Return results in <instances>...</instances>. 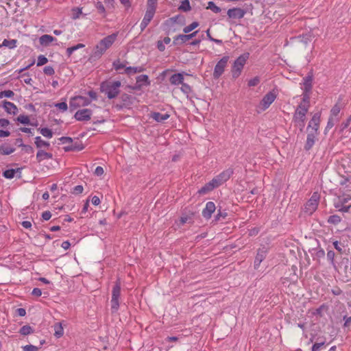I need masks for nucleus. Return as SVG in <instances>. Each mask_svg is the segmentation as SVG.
Instances as JSON below:
<instances>
[{"instance_id": "6", "label": "nucleus", "mask_w": 351, "mask_h": 351, "mask_svg": "<svg viewBox=\"0 0 351 351\" xmlns=\"http://www.w3.org/2000/svg\"><path fill=\"white\" fill-rule=\"evenodd\" d=\"M234 171L231 168H228L224 171H223L221 173H220L219 175L213 178V182L215 183V186L217 187H219L223 183H225L226 181H228L231 176L233 174Z\"/></svg>"}, {"instance_id": "41", "label": "nucleus", "mask_w": 351, "mask_h": 351, "mask_svg": "<svg viewBox=\"0 0 351 351\" xmlns=\"http://www.w3.org/2000/svg\"><path fill=\"white\" fill-rule=\"evenodd\" d=\"M16 121L22 124L32 125L29 118L27 115L20 114L17 118Z\"/></svg>"}, {"instance_id": "22", "label": "nucleus", "mask_w": 351, "mask_h": 351, "mask_svg": "<svg viewBox=\"0 0 351 351\" xmlns=\"http://www.w3.org/2000/svg\"><path fill=\"white\" fill-rule=\"evenodd\" d=\"M267 251L263 249H258L257 250L256 256L255 257L254 260V269H258L260 266L261 262L266 257Z\"/></svg>"}, {"instance_id": "5", "label": "nucleus", "mask_w": 351, "mask_h": 351, "mask_svg": "<svg viewBox=\"0 0 351 351\" xmlns=\"http://www.w3.org/2000/svg\"><path fill=\"white\" fill-rule=\"evenodd\" d=\"M228 56H224L221 60H219L214 68V71L213 73V76L214 79L219 78L221 75L223 73L225 68L227 66L228 62L229 60Z\"/></svg>"}, {"instance_id": "15", "label": "nucleus", "mask_w": 351, "mask_h": 351, "mask_svg": "<svg viewBox=\"0 0 351 351\" xmlns=\"http://www.w3.org/2000/svg\"><path fill=\"white\" fill-rule=\"evenodd\" d=\"M216 206L214 202H208L206 204L205 208L202 210V216L206 219H208L211 217L213 213L215 211Z\"/></svg>"}, {"instance_id": "63", "label": "nucleus", "mask_w": 351, "mask_h": 351, "mask_svg": "<svg viewBox=\"0 0 351 351\" xmlns=\"http://www.w3.org/2000/svg\"><path fill=\"white\" fill-rule=\"evenodd\" d=\"M51 217V213H50V211L47 210L43 212L42 214V218L45 221H48L49 219H50Z\"/></svg>"}, {"instance_id": "38", "label": "nucleus", "mask_w": 351, "mask_h": 351, "mask_svg": "<svg viewBox=\"0 0 351 351\" xmlns=\"http://www.w3.org/2000/svg\"><path fill=\"white\" fill-rule=\"evenodd\" d=\"M38 131L45 137L51 138L53 136V132L47 128H39Z\"/></svg>"}, {"instance_id": "1", "label": "nucleus", "mask_w": 351, "mask_h": 351, "mask_svg": "<svg viewBox=\"0 0 351 351\" xmlns=\"http://www.w3.org/2000/svg\"><path fill=\"white\" fill-rule=\"evenodd\" d=\"M121 83L120 81L106 80L100 84V91L109 99H112L119 95Z\"/></svg>"}, {"instance_id": "60", "label": "nucleus", "mask_w": 351, "mask_h": 351, "mask_svg": "<svg viewBox=\"0 0 351 351\" xmlns=\"http://www.w3.org/2000/svg\"><path fill=\"white\" fill-rule=\"evenodd\" d=\"M60 141L62 143V144H66V143H69L71 145V143H72V141H73V139L71 137H69V136H62V137H60L59 138Z\"/></svg>"}, {"instance_id": "26", "label": "nucleus", "mask_w": 351, "mask_h": 351, "mask_svg": "<svg viewBox=\"0 0 351 351\" xmlns=\"http://www.w3.org/2000/svg\"><path fill=\"white\" fill-rule=\"evenodd\" d=\"M53 158V154L49 152H47L43 149H39L36 154V160L38 162H40L45 159H51Z\"/></svg>"}, {"instance_id": "19", "label": "nucleus", "mask_w": 351, "mask_h": 351, "mask_svg": "<svg viewBox=\"0 0 351 351\" xmlns=\"http://www.w3.org/2000/svg\"><path fill=\"white\" fill-rule=\"evenodd\" d=\"M170 117V114L168 112L161 114L159 112H152L149 114V118L154 119L158 123H163L165 121Z\"/></svg>"}, {"instance_id": "8", "label": "nucleus", "mask_w": 351, "mask_h": 351, "mask_svg": "<svg viewBox=\"0 0 351 351\" xmlns=\"http://www.w3.org/2000/svg\"><path fill=\"white\" fill-rule=\"evenodd\" d=\"M308 110V105L300 104L293 116V121H306V115Z\"/></svg>"}, {"instance_id": "30", "label": "nucleus", "mask_w": 351, "mask_h": 351, "mask_svg": "<svg viewBox=\"0 0 351 351\" xmlns=\"http://www.w3.org/2000/svg\"><path fill=\"white\" fill-rule=\"evenodd\" d=\"M36 146L39 149H41L42 147H49L50 146V143L47 141H45L41 138L40 136H36L35 138V142H34Z\"/></svg>"}, {"instance_id": "36", "label": "nucleus", "mask_w": 351, "mask_h": 351, "mask_svg": "<svg viewBox=\"0 0 351 351\" xmlns=\"http://www.w3.org/2000/svg\"><path fill=\"white\" fill-rule=\"evenodd\" d=\"M34 332V329L29 325H25L19 330V333L21 335L26 336Z\"/></svg>"}, {"instance_id": "57", "label": "nucleus", "mask_w": 351, "mask_h": 351, "mask_svg": "<svg viewBox=\"0 0 351 351\" xmlns=\"http://www.w3.org/2000/svg\"><path fill=\"white\" fill-rule=\"evenodd\" d=\"M295 124V126L298 128L300 131L302 132L304 130V126H305V121H293Z\"/></svg>"}, {"instance_id": "43", "label": "nucleus", "mask_w": 351, "mask_h": 351, "mask_svg": "<svg viewBox=\"0 0 351 351\" xmlns=\"http://www.w3.org/2000/svg\"><path fill=\"white\" fill-rule=\"evenodd\" d=\"M110 303L112 313H116L119 308V300L111 299Z\"/></svg>"}, {"instance_id": "21", "label": "nucleus", "mask_w": 351, "mask_h": 351, "mask_svg": "<svg viewBox=\"0 0 351 351\" xmlns=\"http://www.w3.org/2000/svg\"><path fill=\"white\" fill-rule=\"evenodd\" d=\"M0 106H3L5 112L8 114H16L18 112L16 106L14 104L6 100L2 101V105L0 104Z\"/></svg>"}, {"instance_id": "11", "label": "nucleus", "mask_w": 351, "mask_h": 351, "mask_svg": "<svg viewBox=\"0 0 351 351\" xmlns=\"http://www.w3.org/2000/svg\"><path fill=\"white\" fill-rule=\"evenodd\" d=\"M93 111L88 108L77 110L74 114V118L80 121H88L91 118Z\"/></svg>"}, {"instance_id": "16", "label": "nucleus", "mask_w": 351, "mask_h": 351, "mask_svg": "<svg viewBox=\"0 0 351 351\" xmlns=\"http://www.w3.org/2000/svg\"><path fill=\"white\" fill-rule=\"evenodd\" d=\"M117 37V34L114 33L106 36L99 41V43L107 50L114 43Z\"/></svg>"}, {"instance_id": "35", "label": "nucleus", "mask_w": 351, "mask_h": 351, "mask_svg": "<svg viewBox=\"0 0 351 351\" xmlns=\"http://www.w3.org/2000/svg\"><path fill=\"white\" fill-rule=\"evenodd\" d=\"M21 169L17 168L16 169H10L3 171V176L8 179H12L14 177L16 172L20 171Z\"/></svg>"}, {"instance_id": "27", "label": "nucleus", "mask_w": 351, "mask_h": 351, "mask_svg": "<svg viewBox=\"0 0 351 351\" xmlns=\"http://www.w3.org/2000/svg\"><path fill=\"white\" fill-rule=\"evenodd\" d=\"M15 151V148L8 143H3L0 146V155H10Z\"/></svg>"}, {"instance_id": "31", "label": "nucleus", "mask_w": 351, "mask_h": 351, "mask_svg": "<svg viewBox=\"0 0 351 351\" xmlns=\"http://www.w3.org/2000/svg\"><path fill=\"white\" fill-rule=\"evenodd\" d=\"M54 328V336L56 338L61 337L64 334V329L60 322H57L53 326Z\"/></svg>"}, {"instance_id": "9", "label": "nucleus", "mask_w": 351, "mask_h": 351, "mask_svg": "<svg viewBox=\"0 0 351 351\" xmlns=\"http://www.w3.org/2000/svg\"><path fill=\"white\" fill-rule=\"evenodd\" d=\"M277 97V93L274 90L268 92L261 101L260 105L263 110L267 109L269 106L274 101Z\"/></svg>"}, {"instance_id": "10", "label": "nucleus", "mask_w": 351, "mask_h": 351, "mask_svg": "<svg viewBox=\"0 0 351 351\" xmlns=\"http://www.w3.org/2000/svg\"><path fill=\"white\" fill-rule=\"evenodd\" d=\"M319 199V195L317 193H314L312 195V196L305 205V210L306 213L312 214L313 212L316 210L318 206Z\"/></svg>"}, {"instance_id": "32", "label": "nucleus", "mask_w": 351, "mask_h": 351, "mask_svg": "<svg viewBox=\"0 0 351 351\" xmlns=\"http://www.w3.org/2000/svg\"><path fill=\"white\" fill-rule=\"evenodd\" d=\"M17 40L16 39H4L2 44L0 45L1 47H6L9 49H14L16 47Z\"/></svg>"}, {"instance_id": "39", "label": "nucleus", "mask_w": 351, "mask_h": 351, "mask_svg": "<svg viewBox=\"0 0 351 351\" xmlns=\"http://www.w3.org/2000/svg\"><path fill=\"white\" fill-rule=\"evenodd\" d=\"M179 10L184 12H188L191 10L189 0H183L181 5L178 8Z\"/></svg>"}, {"instance_id": "44", "label": "nucleus", "mask_w": 351, "mask_h": 351, "mask_svg": "<svg viewBox=\"0 0 351 351\" xmlns=\"http://www.w3.org/2000/svg\"><path fill=\"white\" fill-rule=\"evenodd\" d=\"M14 93L11 90H5L0 92V99L3 97L12 98Z\"/></svg>"}, {"instance_id": "59", "label": "nucleus", "mask_w": 351, "mask_h": 351, "mask_svg": "<svg viewBox=\"0 0 351 351\" xmlns=\"http://www.w3.org/2000/svg\"><path fill=\"white\" fill-rule=\"evenodd\" d=\"M340 110H341V108L337 104L335 105L330 110L331 115L332 116L338 115V114L340 112Z\"/></svg>"}, {"instance_id": "23", "label": "nucleus", "mask_w": 351, "mask_h": 351, "mask_svg": "<svg viewBox=\"0 0 351 351\" xmlns=\"http://www.w3.org/2000/svg\"><path fill=\"white\" fill-rule=\"evenodd\" d=\"M169 82L172 85H180L184 82V74L178 73L173 74L170 78Z\"/></svg>"}, {"instance_id": "62", "label": "nucleus", "mask_w": 351, "mask_h": 351, "mask_svg": "<svg viewBox=\"0 0 351 351\" xmlns=\"http://www.w3.org/2000/svg\"><path fill=\"white\" fill-rule=\"evenodd\" d=\"M38 350V347L31 344L27 345L23 347V351H37Z\"/></svg>"}, {"instance_id": "51", "label": "nucleus", "mask_w": 351, "mask_h": 351, "mask_svg": "<svg viewBox=\"0 0 351 351\" xmlns=\"http://www.w3.org/2000/svg\"><path fill=\"white\" fill-rule=\"evenodd\" d=\"M335 256V254L334 251H332V250L328 251L327 259L330 262V263L332 265H335V261H334Z\"/></svg>"}, {"instance_id": "52", "label": "nucleus", "mask_w": 351, "mask_h": 351, "mask_svg": "<svg viewBox=\"0 0 351 351\" xmlns=\"http://www.w3.org/2000/svg\"><path fill=\"white\" fill-rule=\"evenodd\" d=\"M227 213L226 212H222L220 209L217 210V214L215 216V220L219 221L221 217L225 219L227 217Z\"/></svg>"}, {"instance_id": "55", "label": "nucleus", "mask_w": 351, "mask_h": 351, "mask_svg": "<svg viewBox=\"0 0 351 351\" xmlns=\"http://www.w3.org/2000/svg\"><path fill=\"white\" fill-rule=\"evenodd\" d=\"M335 125V123H334V120H333V118L332 117H330L329 119H328V123H327V125L325 128V130H324V133L326 134L328 130H329L330 129H331Z\"/></svg>"}, {"instance_id": "37", "label": "nucleus", "mask_w": 351, "mask_h": 351, "mask_svg": "<svg viewBox=\"0 0 351 351\" xmlns=\"http://www.w3.org/2000/svg\"><path fill=\"white\" fill-rule=\"evenodd\" d=\"M199 23L197 21H193L190 25L183 28V32L184 34H189L199 26Z\"/></svg>"}, {"instance_id": "50", "label": "nucleus", "mask_w": 351, "mask_h": 351, "mask_svg": "<svg viewBox=\"0 0 351 351\" xmlns=\"http://www.w3.org/2000/svg\"><path fill=\"white\" fill-rule=\"evenodd\" d=\"M181 85V90L183 93L189 94L191 92V88L189 84L183 82V84H182Z\"/></svg>"}, {"instance_id": "28", "label": "nucleus", "mask_w": 351, "mask_h": 351, "mask_svg": "<svg viewBox=\"0 0 351 351\" xmlns=\"http://www.w3.org/2000/svg\"><path fill=\"white\" fill-rule=\"evenodd\" d=\"M56 40V38L53 37L51 35L44 34L41 36L39 38V42L41 45L48 46L51 42Z\"/></svg>"}, {"instance_id": "12", "label": "nucleus", "mask_w": 351, "mask_h": 351, "mask_svg": "<svg viewBox=\"0 0 351 351\" xmlns=\"http://www.w3.org/2000/svg\"><path fill=\"white\" fill-rule=\"evenodd\" d=\"M106 51V49L99 43L90 55L89 61L93 62L99 60Z\"/></svg>"}, {"instance_id": "45", "label": "nucleus", "mask_w": 351, "mask_h": 351, "mask_svg": "<svg viewBox=\"0 0 351 351\" xmlns=\"http://www.w3.org/2000/svg\"><path fill=\"white\" fill-rule=\"evenodd\" d=\"M311 92H307L306 90H303V98L301 104L304 105H308L309 106V101H310V95Z\"/></svg>"}, {"instance_id": "2", "label": "nucleus", "mask_w": 351, "mask_h": 351, "mask_svg": "<svg viewBox=\"0 0 351 351\" xmlns=\"http://www.w3.org/2000/svg\"><path fill=\"white\" fill-rule=\"evenodd\" d=\"M156 8V0H148L146 12L141 23V30L143 32L154 18Z\"/></svg>"}, {"instance_id": "64", "label": "nucleus", "mask_w": 351, "mask_h": 351, "mask_svg": "<svg viewBox=\"0 0 351 351\" xmlns=\"http://www.w3.org/2000/svg\"><path fill=\"white\" fill-rule=\"evenodd\" d=\"M104 171L102 167L97 166L95 170V174L97 176H101L104 174Z\"/></svg>"}, {"instance_id": "14", "label": "nucleus", "mask_w": 351, "mask_h": 351, "mask_svg": "<svg viewBox=\"0 0 351 351\" xmlns=\"http://www.w3.org/2000/svg\"><path fill=\"white\" fill-rule=\"evenodd\" d=\"M313 71H311L308 73L307 75L304 77L302 80V85H303V90H306L307 92H311L313 88Z\"/></svg>"}, {"instance_id": "46", "label": "nucleus", "mask_w": 351, "mask_h": 351, "mask_svg": "<svg viewBox=\"0 0 351 351\" xmlns=\"http://www.w3.org/2000/svg\"><path fill=\"white\" fill-rule=\"evenodd\" d=\"M340 221L341 217L337 215H330L328 219V222L332 224H337Z\"/></svg>"}, {"instance_id": "53", "label": "nucleus", "mask_w": 351, "mask_h": 351, "mask_svg": "<svg viewBox=\"0 0 351 351\" xmlns=\"http://www.w3.org/2000/svg\"><path fill=\"white\" fill-rule=\"evenodd\" d=\"M96 8L100 14H105L106 9L101 2L97 1L95 4Z\"/></svg>"}, {"instance_id": "3", "label": "nucleus", "mask_w": 351, "mask_h": 351, "mask_svg": "<svg viewBox=\"0 0 351 351\" xmlns=\"http://www.w3.org/2000/svg\"><path fill=\"white\" fill-rule=\"evenodd\" d=\"M249 57V53H244L234 60L231 69L232 78L237 79L239 77Z\"/></svg>"}, {"instance_id": "7", "label": "nucleus", "mask_w": 351, "mask_h": 351, "mask_svg": "<svg viewBox=\"0 0 351 351\" xmlns=\"http://www.w3.org/2000/svg\"><path fill=\"white\" fill-rule=\"evenodd\" d=\"M320 124V113H315L312 119L308 122L306 128L307 132H311L316 134H319V128Z\"/></svg>"}, {"instance_id": "54", "label": "nucleus", "mask_w": 351, "mask_h": 351, "mask_svg": "<svg viewBox=\"0 0 351 351\" xmlns=\"http://www.w3.org/2000/svg\"><path fill=\"white\" fill-rule=\"evenodd\" d=\"M55 107L58 108V109L66 111L68 108L67 104L66 102H60L55 104Z\"/></svg>"}, {"instance_id": "49", "label": "nucleus", "mask_w": 351, "mask_h": 351, "mask_svg": "<svg viewBox=\"0 0 351 351\" xmlns=\"http://www.w3.org/2000/svg\"><path fill=\"white\" fill-rule=\"evenodd\" d=\"M43 72L47 75H53L55 73L54 69L51 66H47L44 68Z\"/></svg>"}, {"instance_id": "18", "label": "nucleus", "mask_w": 351, "mask_h": 351, "mask_svg": "<svg viewBox=\"0 0 351 351\" xmlns=\"http://www.w3.org/2000/svg\"><path fill=\"white\" fill-rule=\"evenodd\" d=\"M136 83L132 89L134 90H140L143 84L146 86L150 84V81L149 80V77L147 75H141L136 77Z\"/></svg>"}, {"instance_id": "29", "label": "nucleus", "mask_w": 351, "mask_h": 351, "mask_svg": "<svg viewBox=\"0 0 351 351\" xmlns=\"http://www.w3.org/2000/svg\"><path fill=\"white\" fill-rule=\"evenodd\" d=\"M120 295H121V284L119 281H117L112 288L111 299L119 300Z\"/></svg>"}, {"instance_id": "42", "label": "nucleus", "mask_w": 351, "mask_h": 351, "mask_svg": "<svg viewBox=\"0 0 351 351\" xmlns=\"http://www.w3.org/2000/svg\"><path fill=\"white\" fill-rule=\"evenodd\" d=\"M300 42L306 45L308 43L311 42L313 40V36L311 34H306L300 36L299 37Z\"/></svg>"}, {"instance_id": "17", "label": "nucleus", "mask_w": 351, "mask_h": 351, "mask_svg": "<svg viewBox=\"0 0 351 351\" xmlns=\"http://www.w3.org/2000/svg\"><path fill=\"white\" fill-rule=\"evenodd\" d=\"M306 141L304 145V149L305 151H309L315 145V141L317 140V134L311 132H307Z\"/></svg>"}, {"instance_id": "47", "label": "nucleus", "mask_w": 351, "mask_h": 351, "mask_svg": "<svg viewBox=\"0 0 351 351\" xmlns=\"http://www.w3.org/2000/svg\"><path fill=\"white\" fill-rule=\"evenodd\" d=\"M112 66L116 71L126 68L125 65L121 63L119 60H114L112 63Z\"/></svg>"}, {"instance_id": "33", "label": "nucleus", "mask_w": 351, "mask_h": 351, "mask_svg": "<svg viewBox=\"0 0 351 351\" xmlns=\"http://www.w3.org/2000/svg\"><path fill=\"white\" fill-rule=\"evenodd\" d=\"M144 71L142 66H128L125 69V73L130 75L132 73H141Z\"/></svg>"}, {"instance_id": "58", "label": "nucleus", "mask_w": 351, "mask_h": 351, "mask_svg": "<svg viewBox=\"0 0 351 351\" xmlns=\"http://www.w3.org/2000/svg\"><path fill=\"white\" fill-rule=\"evenodd\" d=\"M260 82V79L258 77H255L252 79H250L249 81H248V86H256L258 83Z\"/></svg>"}, {"instance_id": "25", "label": "nucleus", "mask_w": 351, "mask_h": 351, "mask_svg": "<svg viewBox=\"0 0 351 351\" xmlns=\"http://www.w3.org/2000/svg\"><path fill=\"white\" fill-rule=\"evenodd\" d=\"M120 99L123 102V106L126 107L132 105L135 99L134 97L125 93L121 95Z\"/></svg>"}, {"instance_id": "20", "label": "nucleus", "mask_w": 351, "mask_h": 351, "mask_svg": "<svg viewBox=\"0 0 351 351\" xmlns=\"http://www.w3.org/2000/svg\"><path fill=\"white\" fill-rule=\"evenodd\" d=\"M84 149V146L80 141H76L75 142L73 141L71 145L64 147L65 152H80Z\"/></svg>"}, {"instance_id": "34", "label": "nucleus", "mask_w": 351, "mask_h": 351, "mask_svg": "<svg viewBox=\"0 0 351 351\" xmlns=\"http://www.w3.org/2000/svg\"><path fill=\"white\" fill-rule=\"evenodd\" d=\"M198 33V30L195 31L191 34H182V36H180V43L184 44L189 41V40L192 39L195 36H196L197 34Z\"/></svg>"}, {"instance_id": "56", "label": "nucleus", "mask_w": 351, "mask_h": 351, "mask_svg": "<svg viewBox=\"0 0 351 351\" xmlns=\"http://www.w3.org/2000/svg\"><path fill=\"white\" fill-rule=\"evenodd\" d=\"M84 188L82 185H77L73 187L72 190V193L75 195L81 194L83 192Z\"/></svg>"}, {"instance_id": "24", "label": "nucleus", "mask_w": 351, "mask_h": 351, "mask_svg": "<svg viewBox=\"0 0 351 351\" xmlns=\"http://www.w3.org/2000/svg\"><path fill=\"white\" fill-rule=\"evenodd\" d=\"M215 188L217 187L215 186V183L213 182V180H211L210 182H208L204 186H203L201 189H199L197 193L199 195H204L212 191Z\"/></svg>"}, {"instance_id": "4", "label": "nucleus", "mask_w": 351, "mask_h": 351, "mask_svg": "<svg viewBox=\"0 0 351 351\" xmlns=\"http://www.w3.org/2000/svg\"><path fill=\"white\" fill-rule=\"evenodd\" d=\"M90 103L91 100L89 98L78 95L71 99L69 106L71 110H75L81 106H88Z\"/></svg>"}, {"instance_id": "40", "label": "nucleus", "mask_w": 351, "mask_h": 351, "mask_svg": "<svg viewBox=\"0 0 351 351\" xmlns=\"http://www.w3.org/2000/svg\"><path fill=\"white\" fill-rule=\"evenodd\" d=\"M206 8L210 10L215 14L219 13L221 11V9L219 6H217L213 1H209L208 3V6L206 7Z\"/></svg>"}, {"instance_id": "48", "label": "nucleus", "mask_w": 351, "mask_h": 351, "mask_svg": "<svg viewBox=\"0 0 351 351\" xmlns=\"http://www.w3.org/2000/svg\"><path fill=\"white\" fill-rule=\"evenodd\" d=\"M48 59L43 55H40L38 57L37 66H40L47 63Z\"/></svg>"}, {"instance_id": "13", "label": "nucleus", "mask_w": 351, "mask_h": 351, "mask_svg": "<svg viewBox=\"0 0 351 351\" xmlns=\"http://www.w3.org/2000/svg\"><path fill=\"white\" fill-rule=\"evenodd\" d=\"M245 14V10L240 8H230L227 12L228 17L232 19H241L244 17Z\"/></svg>"}, {"instance_id": "61", "label": "nucleus", "mask_w": 351, "mask_h": 351, "mask_svg": "<svg viewBox=\"0 0 351 351\" xmlns=\"http://www.w3.org/2000/svg\"><path fill=\"white\" fill-rule=\"evenodd\" d=\"M22 148L24 150V152L27 154H33L34 152V148L31 145H29L24 144V145L22 147Z\"/></svg>"}]
</instances>
